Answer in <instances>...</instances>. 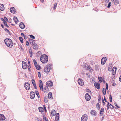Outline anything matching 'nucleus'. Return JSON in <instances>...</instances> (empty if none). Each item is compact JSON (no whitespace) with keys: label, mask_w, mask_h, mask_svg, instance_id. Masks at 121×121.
<instances>
[{"label":"nucleus","mask_w":121,"mask_h":121,"mask_svg":"<svg viewBox=\"0 0 121 121\" xmlns=\"http://www.w3.org/2000/svg\"><path fill=\"white\" fill-rule=\"evenodd\" d=\"M5 43L7 46L9 48H11L13 45L12 40L9 38H6L4 40Z\"/></svg>","instance_id":"1"},{"label":"nucleus","mask_w":121,"mask_h":121,"mask_svg":"<svg viewBox=\"0 0 121 121\" xmlns=\"http://www.w3.org/2000/svg\"><path fill=\"white\" fill-rule=\"evenodd\" d=\"M40 60L43 63H46L48 61V56L46 54H44L41 56L40 58Z\"/></svg>","instance_id":"2"},{"label":"nucleus","mask_w":121,"mask_h":121,"mask_svg":"<svg viewBox=\"0 0 121 121\" xmlns=\"http://www.w3.org/2000/svg\"><path fill=\"white\" fill-rule=\"evenodd\" d=\"M51 65L49 64L48 65L46 66L45 67L44 71L46 73H48L49 72L51 68Z\"/></svg>","instance_id":"3"},{"label":"nucleus","mask_w":121,"mask_h":121,"mask_svg":"<svg viewBox=\"0 0 121 121\" xmlns=\"http://www.w3.org/2000/svg\"><path fill=\"white\" fill-rule=\"evenodd\" d=\"M33 62L34 65L36 69L38 70L40 69H41V67L39 65L37 64V62L34 59Z\"/></svg>","instance_id":"4"},{"label":"nucleus","mask_w":121,"mask_h":121,"mask_svg":"<svg viewBox=\"0 0 121 121\" xmlns=\"http://www.w3.org/2000/svg\"><path fill=\"white\" fill-rule=\"evenodd\" d=\"M87 116L86 114H84L81 117L82 121H86L87 119Z\"/></svg>","instance_id":"5"},{"label":"nucleus","mask_w":121,"mask_h":121,"mask_svg":"<svg viewBox=\"0 0 121 121\" xmlns=\"http://www.w3.org/2000/svg\"><path fill=\"white\" fill-rule=\"evenodd\" d=\"M24 87L25 88L26 90H29L30 87V84L27 82H26L24 85Z\"/></svg>","instance_id":"6"},{"label":"nucleus","mask_w":121,"mask_h":121,"mask_svg":"<svg viewBox=\"0 0 121 121\" xmlns=\"http://www.w3.org/2000/svg\"><path fill=\"white\" fill-rule=\"evenodd\" d=\"M85 97L86 100L87 101H89L91 99V96L88 93L86 94Z\"/></svg>","instance_id":"7"},{"label":"nucleus","mask_w":121,"mask_h":121,"mask_svg":"<svg viewBox=\"0 0 121 121\" xmlns=\"http://www.w3.org/2000/svg\"><path fill=\"white\" fill-rule=\"evenodd\" d=\"M46 84V85L49 87L52 86L53 85V83L51 81H47Z\"/></svg>","instance_id":"8"},{"label":"nucleus","mask_w":121,"mask_h":121,"mask_svg":"<svg viewBox=\"0 0 121 121\" xmlns=\"http://www.w3.org/2000/svg\"><path fill=\"white\" fill-rule=\"evenodd\" d=\"M78 83L81 86H83L84 85V82L83 80L79 78L78 80Z\"/></svg>","instance_id":"9"},{"label":"nucleus","mask_w":121,"mask_h":121,"mask_svg":"<svg viewBox=\"0 0 121 121\" xmlns=\"http://www.w3.org/2000/svg\"><path fill=\"white\" fill-rule=\"evenodd\" d=\"M22 68L24 69H27V65L26 63L23 61L22 63Z\"/></svg>","instance_id":"10"},{"label":"nucleus","mask_w":121,"mask_h":121,"mask_svg":"<svg viewBox=\"0 0 121 121\" xmlns=\"http://www.w3.org/2000/svg\"><path fill=\"white\" fill-rule=\"evenodd\" d=\"M106 58L105 57H103L101 59V64L102 65H104V64L106 61Z\"/></svg>","instance_id":"11"},{"label":"nucleus","mask_w":121,"mask_h":121,"mask_svg":"<svg viewBox=\"0 0 121 121\" xmlns=\"http://www.w3.org/2000/svg\"><path fill=\"white\" fill-rule=\"evenodd\" d=\"M35 95L34 92L33 91L31 92L30 94V98L32 99H33L35 97Z\"/></svg>","instance_id":"12"},{"label":"nucleus","mask_w":121,"mask_h":121,"mask_svg":"<svg viewBox=\"0 0 121 121\" xmlns=\"http://www.w3.org/2000/svg\"><path fill=\"white\" fill-rule=\"evenodd\" d=\"M94 85L98 89H100V85L99 82H95L94 83Z\"/></svg>","instance_id":"13"},{"label":"nucleus","mask_w":121,"mask_h":121,"mask_svg":"<svg viewBox=\"0 0 121 121\" xmlns=\"http://www.w3.org/2000/svg\"><path fill=\"white\" fill-rule=\"evenodd\" d=\"M29 41L30 44L32 45H34L35 44V41L34 40L30 39H29Z\"/></svg>","instance_id":"14"},{"label":"nucleus","mask_w":121,"mask_h":121,"mask_svg":"<svg viewBox=\"0 0 121 121\" xmlns=\"http://www.w3.org/2000/svg\"><path fill=\"white\" fill-rule=\"evenodd\" d=\"M91 114L93 115L96 116L97 114V112L95 110H91L90 112Z\"/></svg>","instance_id":"15"},{"label":"nucleus","mask_w":121,"mask_h":121,"mask_svg":"<svg viewBox=\"0 0 121 121\" xmlns=\"http://www.w3.org/2000/svg\"><path fill=\"white\" fill-rule=\"evenodd\" d=\"M5 119V117L2 114H0V119L1 120H4Z\"/></svg>","instance_id":"16"},{"label":"nucleus","mask_w":121,"mask_h":121,"mask_svg":"<svg viewBox=\"0 0 121 121\" xmlns=\"http://www.w3.org/2000/svg\"><path fill=\"white\" fill-rule=\"evenodd\" d=\"M19 26L20 28L22 29H24L25 26L24 24L22 22L20 23L19 25Z\"/></svg>","instance_id":"17"},{"label":"nucleus","mask_w":121,"mask_h":121,"mask_svg":"<svg viewBox=\"0 0 121 121\" xmlns=\"http://www.w3.org/2000/svg\"><path fill=\"white\" fill-rule=\"evenodd\" d=\"M10 12L13 13H15V8L14 7H12L10 8Z\"/></svg>","instance_id":"18"},{"label":"nucleus","mask_w":121,"mask_h":121,"mask_svg":"<svg viewBox=\"0 0 121 121\" xmlns=\"http://www.w3.org/2000/svg\"><path fill=\"white\" fill-rule=\"evenodd\" d=\"M48 88L47 86H45L44 87L43 91L44 92H48Z\"/></svg>","instance_id":"19"},{"label":"nucleus","mask_w":121,"mask_h":121,"mask_svg":"<svg viewBox=\"0 0 121 121\" xmlns=\"http://www.w3.org/2000/svg\"><path fill=\"white\" fill-rule=\"evenodd\" d=\"M4 9V7L3 4H0V10L3 11Z\"/></svg>","instance_id":"20"},{"label":"nucleus","mask_w":121,"mask_h":121,"mask_svg":"<svg viewBox=\"0 0 121 121\" xmlns=\"http://www.w3.org/2000/svg\"><path fill=\"white\" fill-rule=\"evenodd\" d=\"M48 98L50 99H52L53 98L52 95V93L50 92L48 93Z\"/></svg>","instance_id":"21"},{"label":"nucleus","mask_w":121,"mask_h":121,"mask_svg":"<svg viewBox=\"0 0 121 121\" xmlns=\"http://www.w3.org/2000/svg\"><path fill=\"white\" fill-rule=\"evenodd\" d=\"M33 49H34L35 50H37L38 49V46L37 45L35 44L34 45H33Z\"/></svg>","instance_id":"22"},{"label":"nucleus","mask_w":121,"mask_h":121,"mask_svg":"<svg viewBox=\"0 0 121 121\" xmlns=\"http://www.w3.org/2000/svg\"><path fill=\"white\" fill-rule=\"evenodd\" d=\"M13 19L16 23L17 24L18 23V20L16 17L14 16V17Z\"/></svg>","instance_id":"23"},{"label":"nucleus","mask_w":121,"mask_h":121,"mask_svg":"<svg viewBox=\"0 0 121 121\" xmlns=\"http://www.w3.org/2000/svg\"><path fill=\"white\" fill-rule=\"evenodd\" d=\"M59 114L57 113V115L55 117L56 121H58L59 120Z\"/></svg>","instance_id":"24"},{"label":"nucleus","mask_w":121,"mask_h":121,"mask_svg":"<svg viewBox=\"0 0 121 121\" xmlns=\"http://www.w3.org/2000/svg\"><path fill=\"white\" fill-rule=\"evenodd\" d=\"M113 2L115 5H117L119 4V1L118 0H114V1Z\"/></svg>","instance_id":"25"},{"label":"nucleus","mask_w":121,"mask_h":121,"mask_svg":"<svg viewBox=\"0 0 121 121\" xmlns=\"http://www.w3.org/2000/svg\"><path fill=\"white\" fill-rule=\"evenodd\" d=\"M115 71L114 72H113V73L112 72V78H113L115 77V74L116 73V68H115Z\"/></svg>","instance_id":"26"},{"label":"nucleus","mask_w":121,"mask_h":121,"mask_svg":"<svg viewBox=\"0 0 121 121\" xmlns=\"http://www.w3.org/2000/svg\"><path fill=\"white\" fill-rule=\"evenodd\" d=\"M39 111L41 112H43L44 110L43 108L41 107H39Z\"/></svg>","instance_id":"27"},{"label":"nucleus","mask_w":121,"mask_h":121,"mask_svg":"<svg viewBox=\"0 0 121 121\" xmlns=\"http://www.w3.org/2000/svg\"><path fill=\"white\" fill-rule=\"evenodd\" d=\"M107 103L108 104V105L109 106H111L110 107V108L112 109H113L114 108V106L111 105V104H109V103L108 102H107Z\"/></svg>","instance_id":"28"},{"label":"nucleus","mask_w":121,"mask_h":121,"mask_svg":"<svg viewBox=\"0 0 121 121\" xmlns=\"http://www.w3.org/2000/svg\"><path fill=\"white\" fill-rule=\"evenodd\" d=\"M43 118L44 121H48L47 119L46 118L45 115H43Z\"/></svg>","instance_id":"29"},{"label":"nucleus","mask_w":121,"mask_h":121,"mask_svg":"<svg viewBox=\"0 0 121 121\" xmlns=\"http://www.w3.org/2000/svg\"><path fill=\"white\" fill-rule=\"evenodd\" d=\"M102 92L103 94L105 95L106 94V89L105 88H103Z\"/></svg>","instance_id":"30"},{"label":"nucleus","mask_w":121,"mask_h":121,"mask_svg":"<svg viewBox=\"0 0 121 121\" xmlns=\"http://www.w3.org/2000/svg\"><path fill=\"white\" fill-rule=\"evenodd\" d=\"M99 67L97 65H96L95 66V69L96 71L99 70Z\"/></svg>","instance_id":"31"},{"label":"nucleus","mask_w":121,"mask_h":121,"mask_svg":"<svg viewBox=\"0 0 121 121\" xmlns=\"http://www.w3.org/2000/svg\"><path fill=\"white\" fill-rule=\"evenodd\" d=\"M44 101L46 103L48 101V99L47 96H45L44 98Z\"/></svg>","instance_id":"32"},{"label":"nucleus","mask_w":121,"mask_h":121,"mask_svg":"<svg viewBox=\"0 0 121 121\" xmlns=\"http://www.w3.org/2000/svg\"><path fill=\"white\" fill-rule=\"evenodd\" d=\"M56 113L55 112V110L52 111V112L51 113V114L52 115L54 116L55 115Z\"/></svg>","instance_id":"33"},{"label":"nucleus","mask_w":121,"mask_h":121,"mask_svg":"<svg viewBox=\"0 0 121 121\" xmlns=\"http://www.w3.org/2000/svg\"><path fill=\"white\" fill-rule=\"evenodd\" d=\"M96 107L98 110H99L100 109V106L99 104V103H97L96 105Z\"/></svg>","instance_id":"34"},{"label":"nucleus","mask_w":121,"mask_h":121,"mask_svg":"<svg viewBox=\"0 0 121 121\" xmlns=\"http://www.w3.org/2000/svg\"><path fill=\"white\" fill-rule=\"evenodd\" d=\"M35 92L36 94V95L37 97H38V98H39L40 97V95H39V94L38 92V91H36V90L35 91Z\"/></svg>","instance_id":"35"},{"label":"nucleus","mask_w":121,"mask_h":121,"mask_svg":"<svg viewBox=\"0 0 121 121\" xmlns=\"http://www.w3.org/2000/svg\"><path fill=\"white\" fill-rule=\"evenodd\" d=\"M57 3L56 2L54 4V6L53 9L54 10H55V9H56V7H57Z\"/></svg>","instance_id":"36"},{"label":"nucleus","mask_w":121,"mask_h":121,"mask_svg":"<svg viewBox=\"0 0 121 121\" xmlns=\"http://www.w3.org/2000/svg\"><path fill=\"white\" fill-rule=\"evenodd\" d=\"M99 80L100 82L101 83L102 82V78L101 77H98Z\"/></svg>","instance_id":"37"},{"label":"nucleus","mask_w":121,"mask_h":121,"mask_svg":"<svg viewBox=\"0 0 121 121\" xmlns=\"http://www.w3.org/2000/svg\"><path fill=\"white\" fill-rule=\"evenodd\" d=\"M19 40H20V42H21V43H23V39L21 37H19Z\"/></svg>","instance_id":"38"},{"label":"nucleus","mask_w":121,"mask_h":121,"mask_svg":"<svg viewBox=\"0 0 121 121\" xmlns=\"http://www.w3.org/2000/svg\"><path fill=\"white\" fill-rule=\"evenodd\" d=\"M29 52L30 56V57H31L32 56V52L31 50L30 49L29 50Z\"/></svg>","instance_id":"39"},{"label":"nucleus","mask_w":121,"mask_h":121,"mask_svg":"<svg viewBox=\"0 0 121 121\" xmlns=\"http://www.w3.org/2000/svg\"><path fill=\"white\" fill-rule=\"evenodd\" d=\"M4 30L6 31L9 34H10V33L9 31L7 28H5L4 29Z\"/></svg>","instance_id":"40"},{"label":"nucleus","mask_w":121,"mask_h":121,"mask_svg":"<svg viewBox=\"0 0 121 121\" xmlns=\"http://www.w3.org/2000/svg\"><path fill=\"white\" fill-rule=\"evenodd\" d=\"M104 111V108H102L100 111V114H103Z\"/></svg>","instance_id":"41"},{"label":"nucleus","mask_w":121,"mask_h":121,"mask_svg":"<svg viewBox=\"0 0 121 121\" xmlns=\"http://www.w3.org/2000/svg\"><path fill=\"white\" fill-rule=\"evenodd\" d=\"M32 82L33 85H34L36 84L35 81L34 80L32 79Z\"/></svg>","instance_id":"42"},{"label":"nucleus","mask_w":121,"mask_h":121,"mask_svg":"<svg viewBox=\"0 0 121 121\" xmlns=\"http://www.w3.org/2000/svg\"><path fill=\"white\" fill-rule=\"evenodd\" d=\"M109 99L110 102H112V98L111 95H109Z\"/></svg>","instance_id":"43"},{"label":"nucleus","mask_w":121,"mask_h":121,"mask_svg":"<svg viewBox=\"0 0 121 121\" xmlns=\"http://www.w3.org/2000/svg\"><path fill=\"white\" fill-rule=\"evenodd\" d=\"M40 89L42 91H43V85L39 86Z\"/></svg>","instance_id":"44"},{"label":"nucleus","mask_w":121,"mask_h":121,"mask_svg":"<svg viewBox=\"0 0 121 121\" xmlns=\"http://www.w3.org/2000/svg\"><path fill=\"white\" fill-rule=\"evenodd\" d=\"M39 86L43 85L42 82L41 80H40L39 81Z\"/></svg>","instance_id":"45"},{"label":"nucleus","mask_w":121,"mask_h":121,"mask_svg":"<svg viewBox=\"0 0 121 121\" xmlns=\"http://www.w3.org/2000/svg\"><path fill=\"white\" fill-rule=\"evenodd\" d=\"M41 53V52L40 51H38L37 53V55L39 56Z\"/></svg>","instance_id":"46"},{"label":"nucleus","mask_w":121,"mask_h":121,"mask_svg":"<svg viewBox=\"0 0 121 121\" xmlns=\"http://www.w3.org/2000/svg\"><path fill=\"white\" fill-rule=\"evenodd\" d=\"M30 36L31 38H32L33 39H34L35 38V37L32 35H30Z\"/></svg>","instance_id":"47"},{"label":"nucleus","mask_w":121,"mask_h":121,"mask_svg":"<svg viewBox=\"0 0 121 121\" xmlns=\"http://www.w3.org/2000/svg\"><path fill=\"white\" fill-rule=\"evenodd\" d=\"M4 23V25L6 26L7 28H8L9 27L8 26L7 24V23L6 22H5Z\"/></svg>","instance_id":"48"},{"label":"nucleus","mask_w":121,"mask_h":121,"mask_svg":"<svg viewBox=\"0 0 121 121\" xmlns=\"http://www.w3.org/2000/svg\"><path fill=\"white\" fill-rule=\"evenodd\" d=\"M38 77L39 78H40L41 77V74L39 72L38 73Z\"/></svg>","instance_id":"49"},{"label":"nucleus","mask_w":121,"mask_h":121,"mask_svg":"<svg viewBox=\"0 0 121 121\" xmlns=\"http://www.w3.org/2000/svg\"><path fill=\"white\" fill-rule=\"evenodd\" d=\"M4 19L5 20V21H6L7 22H8V19L5 17H4Z\"/></svg>","instance_id":"50"},{"label":"nucleus","mask_w":121,"mask_h":121,"mask_svg":"<svg viewBox=\"0 0 121 121\" xmlns=\"http://www.w3.org/2000/svg\"><path fill=\"white\" fill-rule=\"evenodd\" d=\"M86 91L88 93H90V92L91 93V91L89 89H86Z\"/></svg>","instance_id":"51"},{"label":"nucleus","mask_w":121,"mask_h":121,"mask_svg":"<svg viewBox=\"0 0 121 121\" xmlns=\"http://www.w3.org/2000/svg\"><path fill=\"white\" fill-rule=\"evenodd\" d=\"M111 6V2H110L108 4V5L107 6L108 8H109Z\"/></svg>","instance_id":"52"},{"label":"nucleus","mask_w":121,"mask_h":121,"mask_svg":"<svg viewBox=\"0 0 121 121\" xmlns=\"http://www.w3.org/2000/svg\"><path fill=\"white\" fill-rule=\"evenodd\" d=\"M114 104H115V106L117 107L118 108H120V107L117 105V103L116 102H115V103H114Z\"/></svg>","instance_id":"53"},{"label":"nucleus","mask_w":121,"mask_h":121,"mask_svg":"<svg viewBox=\"0 0 121 121\" xmlns=\"http://www.w3.org/2000/svg\"><path fill=\"white\" fill-rule=\"evenodd\" d=\"M106 89L108 90V85L107 83L106 84Z\"/></svg>","instance_id":"54"},{"label":"nucleus","mask_w":121,"mask_h":121,"mask_svg":"<svg viewBox=\"0 0 121 121\" xmlns=\"http://www.w3.org/2000/svg\"><path fill=\"white\" fill-rule=\"evenodd\" d=\"M26 44L27 46H28L29 44V42L28 41H26Z\"/></svg>","instance_id":"55"},{"label":"nucleus","mask_w":121,"mask_h":121,"mask_svg":"<svg viewBox=\"0 0 121 121\" xmlns=\"http://www.w3.org/2000/svg\"><path fill=\"white\" fill-rule=\"evenodd\" d=\"M101 100V97L100 96L98 97V101L99 102Z\"/></svg>","instance_id":"56"},{"label":"nucleus","mask_w":121,"mask_h":121,"mask_svg":"<svg viewBox=\"0 0 121 121\" xmlns=\"http://www.w3.org/2000/svg\"><path fill=\"white\" fill-rule=\"evenodd\" d=\"M28 64H29V65L30 66V67H31L30 64V61L29 60H28Z\"/></svg>","instance_id":"57"},{"label":"nucleus","mask_w":121,"mask_h":121,"mask_svg":"<svg viewBox=\"0 0 121 121\" xmlns=\"http://www.w3.org/2000/svg\"><path fill=\"white\" fill-rule=\"evenodd\" d=\"M102 102H103V105H104L106 103L104 101L103 99H102Z\"/></svg>","instance_id":"58"},{"label":"nucleus","mask_w":121,"mask_h":121,"mask_svg":"<svg viewBox=\"0 0 121 121\" xmlns=\"http://www.w3.org/2000/svg\"><path fill=\"white\" fill-rule=\"evenodd\" d=\"M1 19L2 21H3V22L4 23V22H6L5 21V20L4 19V18H1Z\"/></svg>","instance_id":"59"},{"label":"nucleus","mask_w":121,"mask_h":121,"mask_svg":"<svg viewBox=\"0 0 121 121\" xmlns=\"http://www.w3.org/2000/svg\"><path fill=\"white\" fill-rule=\"evenodd\" d=\"M21 35L22 36H25L24 33H21Z\"/></svg>","instance_id":"60"},{"label":"nucleus","mask_w":121,"mask_h":121,"mask_svg":"<svg viewBox=\"0 0 121 121\" xmlns=\"http://www.w3.org/2000/svg\"><path fill=\"white\" fill-rule=\"evenodd\" d=\"M94 78H91L90 80L91 82L92 81L93 82V81H94Z\"/></svg>","instance_id":"61"},{"label":"nucleus","mask_w":121,"mask_h":121,"mask_svg":"<svg viewBox=\"0 0 121 121\" xmlns=\"http://www.w3.org/2000/svg\"><path fill=\"white\" fill-rule=\"evenodd\" d=\"M33 86H34L35 89H37V87H36V85L35 84V85H33Z\"/></svg>","instance_id":"62"},{"label":"nucleus","mask_w":121,"mask_h":121,"mask_svg":"<svg viewBox=\"0 0 121 121\" xmlns=\"http://www.w3.org/2000/svg\"><path fill=\"white\" fill-rule=\"evenodd\" d=\"M119 80L120 81H121V75L119 77Z\"/></svg>","instance_id":"63"},{"label":"nucleus","mask_w":121,"mask_h":121,"mask_svg":"<svg viewBox=\"0 0 121 121\" xmlns=\"http://www.w3.org/2000/svg\"><path fill=\"white\" fill-rule=\"evenodd\" d=\"M109 109V106L108 104H107V110H108Z\"/></svg>","instance_id":"64"}]
</instances>
